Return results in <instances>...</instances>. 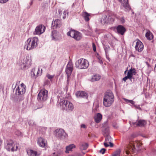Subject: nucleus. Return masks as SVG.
I'll return each instance as SVG.
<instances>
[{"mask_svg": "<svg viewBox=\"0 0 156 156\" xmlns=\"http://www.w3.org/2000/svg\"><path fill=\"white\" fill-rule=\"evenodd\" d=\"M81 128H83L84 129H85L86 128V125L84 124H82L81 125Z\"/></svg>", "mask_w": 156, "mask_h": 156, "instance_id": "de8ad7c7", "label": "nucleus"}, {"mask_svg": "<svg viewBox=\"0 0 156 156\" xmlns=\"http://www.w3.org/2000/svg\"><path fill=\"white\" fill-rule=\"evenodd\" d=\"M112 126L115 129H117L118 128V126L117 124L116 123L114 122L112 124Z\"/></svg>", "mask_w": 156, "mask_h": 156, "instance_id": "a19ab883", "label": "nucleus"}, {"mask_svg": "<svg viewBox=\"0 0 156 156\" xmlns=\"http://www.w3.org/2000/svg\"><path fill=\"white\" fill-rule=\"evenodd\" d=\"M93 50L94 51H96V48L95 47V45L93 44Z\"/></svg>", "mask_w": 156, "mask_h": 156, "instance_id": "09e8293b", "label": "nucleus"}, {"mask_svg": "<svg viewBox=\"0 0 156 156\" xmlns=\"http://www.w3.org/2000/svg\"><path fill=\"white\" fill-rule=\"evenodd\" d=\"M131 55L132 57H135V56H134V55L133 54H131Z\"/></svg>", "mask_w": 156, "mask_h": 156, "instance_id": "5fc2aeb1", "label": "nucleus"}, {"mask_svg": "<svg viewBox=\"0 0 156 156\" xmlns=\"http://www.w3.org/2000/svg\"><path fill=\"white\" fill-rule=\"evenodd\" d=\"M57 35V32L56 30H54L52 32L51 36L53 40H55Z\"/></svg>", "mask_w": 156, "mask_h": 156, "instance_id": "7c9ffc66", "label": "nucleus"}, {"mask_svg": "<svg viewBox=\"0 0 156 156\" xmlns=\"http://www.w3.org/2000/svg\"><path fill=\"white\" fill-rule=\"evenodd\" d=\"M101 78V76L99 75L96 74L92 76L90 80L91 82H94L99 80Z\"/></svg>", "mask_w": 156, "mask_h": 156, "instance_id": "bb28decb", "label": "nucleus"}, {"mask_svg": "<svg viewBox=\"0 0 156 156\" xmlns=\"http://www.w3.org/2000/svg\"><path fill=\"white\" fill-rule=\"evenodd\" d=\"M77 97L87 98H88V94L85 91H77L76 93Z\"/></svg>", "mask_w": 156, "mask_h": 156, "instance_id": "aec40b11", "label": "nucleus"}, {"mask_svg": "<svg viewBox=\"0 0 156 156\" xmlns=\"http://www.w3.org/2000/svg\"><path fill=\"white\" fill-rule=\"evenodd\" d=\"M106 151V149L105 148H102L99 151V153H101L102 154H103L105 151Z\"/></svg>", "mask_w": 156, "mask_h": 156, "instance_id": "58836bf2", "label": "nucleus"}, {"mask_svg": "<svg viewBox=\"0 0 156 156\" xmlns=\"http://www.w3.org/2000/svg\"><path fill=\"white\" fill-rule=\"evenodd\" d=\"M31 59L28 56H26L20 63V66L22 69H25L31 65Z\"/></svg>", "mask_w": 156, "mask_h": 156, "instance_id": "f8f14e48", "label": "nucleus"}, {"mask_svg": "<svg viewBox=\"0 0 156 156\" xmlns=\"http://www.w3.org/2000/svg\"><path fill=\"white\" fill-rule=\"evenodd\" d=\"M73 69V63L72 62H69L66 67V72L67 75V84L68 85L70 80V76Z\"/></svg>", "mask_w": 156, "mask_h": 156, "instance_id": "6e6552de", "label": "nucleus"}, {"mask_svg": "<svg viewBox=\"0 0 156 156\" xmlns=\"http://www.w3.org/2000/svg\"><path fill=\"white\" fill-rule=\"evenodd\" d=\"M116 29L118 34L123 35L126 31V29L124 27L121 25H119L116 28Z\"/></svg>", "mask_w": 156, "mask_h": 156, "instance_id": "6ab92c4d", "label": "nucleus"}, {"mask_svg": "<svg viewBox=\"0 0 156 156\" xmlns=\"http://www.w3.org/2000/svg\"><path fill=\"white\" fill-rule=\"evenodd\" d=\"M112 138L109 135H108L105 138V141L104 143V145L105 147H107L109 146V145L108 144H110V146L111 147H112L113 146V144L111 142Z\"/></svg>", "mask_w": 156, "mask_h": 156, "instance_id": "f3484780", "label": "nucleus"}, {"mask_svg": "<svg viewBox=\"0 0 156 156\" xmlns=\"http://www.w3.org/2000/svg\"><path fill=\"white\" fill-rule=\"evenodd\" d=\"M20 87H24L25 89L26 87V86H25V85H24L23 83L21 84V86Z\"/></svg>", "mask_w": 156, "mask_h": 156, "instance_id": "8fccbe9b", "label": "nucleus"}, {"mask_svg": "<svg viewBox=\"0 0 156 156\" xmlns=\"http://www.w3.org/2000/svg\"><path fill=\"white\" fill-rule=\"evenodd\" d=\"M34 75H35V73H34Z\"/></svg>", "mask_w": 156, "mask_h": 156, "instance_id": "0e129e2a", "label": "nucleus"}, {"mask_svg": "<svg viewBox=\"0 0 156 156\" xmlns=\"http://www.w3.org/2000/svg\"><path fill=\"white\" fill-rule=\"evenodd\" d=\"M5 147L8 151L12 152L17 151L18 148V146L15 144L14 142L12 140L7 142L6 145H5Z\"/></svg>", "mask_w": 156, "mask_h": 156, "instance_id": "0eeeda50", "label": "nucleus"}, {"mask_svg": "<svg viewBox=\"0 0 156 156\" xmlns=\"http://www.w3.org/2000/svg\"><path fill=\"white\" fill-rule=\"evenodd\" d=\"M54 75H51L49 74H47L46 75V76L51 81H52V79L54 77Z\"/></svg>", "mask_w": 156, "mask_h": 156, "instance_id": "72a5a7b5", "label": "nucleus"}, {"mask_svg": "<svg viewBox=\"0 0 156 156\" xmlns=\"http://www.w3.org/2000/svg\"><path fill=\"white\" fill-rule=\"evenodd\" d=\"M113 16V13L110 14H104L102 16L101 20V22L102 24L108 23L110 22H113L114 19L112 18Z\"/></svg>", "mask_w": 156, "mask_h": 156, "instance_id": "1a4fd4ad", "label": "nucleus"}, {"mask_svg": "<svg viewBox=\"0 0 156 156\" xmlns=\"http://www.w3.org/2000/svg\"><path fill=\"white\" fill-rule=\"evenodd\" d=\"M145 37L147 39L149 40H152L153 37V35L149 30H147L145 34Z\"/></svg>", "mask_w": 156, "mask_h": 156, "instance_id": "393cba45", "label": "nucleus"}, {"mask_svg": "<svg viewBox=\"0 0 156 156\" xmlns=\"http://www.w3.org/2000/svg\"><path fill=\"white\" fill-rule=\"evenodd\" d=\"M128 73H136L135 69L134 68L132 69V68H131L128 70Z\"/></svg>", "mask_w": 156, "mask_h": 156, "instance_id": "4c0bfd02", "label": "nucleus"}, {"mask_svg": "<svg viewBox=\"0 0 156 156\" xmlns=\"http://www.w3.org/2000/svg\"><path fill=\"white\" fill-rule=\"evenodd\" d=\"M59 104L61 108L67 112L72 111L74 108L73 104L68 100H63L60 102Z\"/></svg>", "mask_w": 156, "mask_h": 156, "instance_id": "20e7f679", "label": "nucleus"}, {"mask_svg": "<svg viewBox=\"0 0 156 156\" xmlns=\"http://www.w3.org/2000/svg\"><path fill=\"white\" fill-rule=\"evenodd\" d=\"M104 49L105 51V52L107 53L108 51V48H110V47L108 45H106L104 47Z\"/></svg>", "mask_w": 156, "mask_h": 156, "instance_id": "79ce46f5", "label": "nucleus"}, {"mask_svg": "<svg viewBox=\"0 0 156 156\" xmlns=\"http://www.w3.org/2000/svg\"><path fill=\"white\" fill-rule=\"evenodd\" d=\"M113 16L115 17L117 19L119 20L121 23H124L125 22V20L124 18V17H120L119 16H117V15L114 13H113Z\"/></svg>", "mask_w": 156, "mask_h": 156, "instance_id": "c756f323", "label": "nucleus"}, {"mask_svg": "<svg viewBox=\"0 0 156 156\" xmlns=\"http://www.w3.org/2000/svg\"><path fill=\"white\" fill-rule=\"evenodd\" d=\"M9 0H0V3H5Z\"/></svg>", "mask_w": 156, "mask_h": 156, "instance_id": "a18cd8bd", "label": "nucleus"}, {"mask_svg": "<svg viewBox=\"0 0 156 156\" xmlns=\"http://www.w3.org/2000/svg\"><path fill=\"white\" fill-rule=\"evenodd\" d=\"M62 24L61 20L56 19L52 22L51 27L53 29L59 28L62 26Z\"/></svg>", "mask_w": 156, "mask_h": 156, "instance_id": "2eb2a0df", "label": "nucleus"}, {"mask_svg": "<svg viewBox=\"0 0 156 156\" xmlns=\"http://www.w3.org/2000/svg\"><path fill=\"white\" fill-rule=\"evenodd\" d=\"M98 60L99 63L101 64H103V62L102 58H101L100 56H98Z\"/></svg>", "mask_w": 156, "mask_h": 156, "instance_id": "e433bc0d", "label": "nucleus"}, {"mask_svg": "<svg viewBox=\"0 0 156 156\" xmlns=\"http://www.w3.org/2000/svg\"><path fill=\"white\" fill-rule=\"evenodd\" d=\"M58 12L59 14V15H60L62 14V11L61 9H58Z\"/></svg>", "mask_w": 156, "mask_h": 156, "instance_id": "3c124183", "label": "nucleus"}, {"mask_svg": "<svg viewBox=\"0 0 156 156\" xmlns=\"http://www.w3.org/2000/svg\"><path fill=\"white\" fill-rule=\"evenodd\" d=\"M67 12L66 11H64L63 13V14L64 16L63 17V19H65L66 18V15L67 14Z\"/></svg>", "mask_w": 156, "mask_h": 156, "instance_id": "49530a36", "label": "nucleus"}, {"mask_svg": "<svg viewBox=\"0 0 156 156\" xmlns=\"http://www.w3.org/2000/svg\"><path fill=\"white\" fill-rule=\"evenodd\" d=\"M28 123L30 126H33L35 125L34 122H33L32 120H30L29 121Z\"/></svg>", "mask_w": 156, "mask_h": 156, "instance_id": "ea45409f", "label": "nucleus"}, {"mask_svg": "<svg viewBox=\"0 0 156 156\" xmlns=\"http://www.w3.org/2000/svg\"><path fill=\"white\" fill-rule=\"evenodd\" d=\"M54 134L57 137L60 139H63L67 136L64 130L62 129H56L54 132Z\"/></svg>", "mask_w": 156, "mask_h": 156, "instance_id": "9d476101", "label": "nucleus"}, {"mask_svg": "<svg viewBox=\"0 0 156 156\" xmlns=\"http://www.w3.org/2000/svg\"><path fill=\"white\" fill-rule=\"evenodd\" d=\"M75 146L73 144H71L66 147V150L65 152L66 153H69V151H72V149L75 148Z\"/></svg>", "mask_w": 156, "mask_h": 156, "instance_id": "a878e982", "label": "nucleus"}, {"mask_svg": "<svg viewBox=\"0 0 156 156\" xmlns=\"http://www.w3.org/2000/svg\"><path fill=\"white\" fill-rule=\"evenodd\" d=\"M129 77V76L127 75L125 77L123 78V80L125 82H126V80L128 79L130 80V78Z\"/></svg>", "mask_w": 156, "mask_h": 156, "instance_id": "c03bdc74", "label": "nucleus"}, {"mask_svg": "<svg viewBox=\"0 0 156 156\" xmlns=\"http://www.w3.org/2000/svg\"><path fill=\"white\" fill-rule=\"evenodd\" d=\"M37 143L40 147H44L46 145V142L45 140L41 137L38 138Z\"/></svg>", "mask_w": 156, "mask_h": 156, "instance_id": "4be33fe9", "label": "nucleus"}, {"mask_svg": "<svg viewBox=\"0 0 156 156\" xmlns=\"http://www.w3.org/2000/svg\"><path fill=\"white\" fill-rule=\"evenodd\" d=\"M136 45L135 47V49L138 52H141L144 49V45L139 40H136Z\"/></svg>", "mask_w": 156, "mask_h": 156, "instance_id": "dca6fc26", "label": "nucleus"}, {"mask_svg": "<svg viewBox=\"0 0 156 156\" xmlns=\"http://www.w3.org/2000/svg\"><path fill=\"white\" fill-rule=\"evenodd\" d=\"M114 100V96L113 93L111 90L106 92L104 96L103 104L106 107L110 106L113 103Z\"/></svg>", "mask_w": 156, "mask_h": 156, "instance_id": "f257e3e1", "label": "nucleus"}, {"mask_svg": "<svg viewBox=\"0 0 156 156\" xmlns=\"http://www.w3.org/2000/svg\"><path fill=\"white\" fill-rule=\"evenodd\" d=\"M50 81L48 80H46L44 83V85H49L50 84Z\"/></svg>", "mask_w": 156, "mask_h": 156, "instance_id": "37998d69", "label": "nucleus"}, {"mask_svg": "<svg viewBox=\"0 0 156 156\" xmlns=\"http://www.w3.org/2000/svg\"><path fill=\"white\" fill-rule=\"evenodd\" d=\"M75 66L79 69H86L87 68L89 65L88 61L83 58L79 59L75 62Z\"/></svg>", "mask_w": 156, "mask_h": 156, "instance_id": "39448f33", "label": "nucleus"}, {"mask_svg": "<svg viewBox=\"0 0 156 156\" xmlns=\"http://www.w3.org/2000/svg\"><path fill=\"white\" fill-rule=\"evenodd\" d=\"M23 99V98H22L21 99V100H22Z\"/></svg>", "mask_w": 156, "mask_h": 156, "instance_id": "680f3d73", "label": "nucleus"}, {"mask_svg": "<svg viewBox=\"0 0 156 156\" xmlns=\"http://www.w3.org/2000/svg\"><path fill=\"white\" fill-rule=\"evenodd\" d=\"M75 156H82L80 154H77Z\"/></svg>", "mask_w": 156, "mask_h": 156, "instance_id": "864d4df0", "label": "nucleus"}, {"mask_svg": "<svg viewBox=\"0 0 156 156\" xmlns=\"http://www.w3.org/2000/svg\"><path fill=\"white\" fill-rule=\"evenodd\" d=\"M45 30V27L44 25H39L36 27L35 32L36 34L40 35L44 32Z\"/></svg>", "mask_w": 156, "mask_h": 156, "instance_id": "ddd939ff", "label": "nucleus"}, {"mask_svg": "<svg viewBox=\"0 0 156 156\" xmlns=\"http://www.w3.org/2000/svg\"><path fill=\"white\" fill-rule=\"evenodd\" d=\"M123 99L127 102L130 103L132 105L134 104V102L132 100H129L126 98H124Z\"/></svg>", "mask_w": 156, "mask_h": 156, "instance_id": "c9c22d12", "label": "nucleus"}, {"mask_svg": "<svg viewBox=\"0 0 156 156\" xmlns=\"http://www.w3.org/2000/svg\"><path fill=\"white\" fill-rule=\"evenodd\" d=\"M39 71V69H38V71H37V75H36L37 76H38L39 75V73H38V71Z\"/></svg>", "mask_w": 156, "mask_h": 156, "instance_id": "603ef678", "label": "nucleus"}, {"mask_svg": "<svg viewBox=\"0 0 156 156\" xmlns=\"http://www.w3.org/2000/svg\"><path fill=\"white\" fill-rule=\"evenodd\" d=\"M131 138H129V143L126 147L125 149L126 152L127 154L133 153L136 152V150L135 145H136L138 147H140L141 146V144L139 141H133L131 140Z\"/></svg>", "mask_w": 156, "mask_h": 156, "instance_id": "f03ea898", "label": "nucleus"}, {"mask_svg": "<svg viewBox=\"0 0 156 156\" xmlns=\"http://www.w3.org/2000/svg\"><path fill=\"white\" fill-rule=\"evenodd\" d=\"M27 152L29 156H39L37 151L32 150H27Z\"/></svg>", "mask_w": 156, "mask_h": 156, "instance_id": "5701e85b", "label": "nucleus"}, {"mask_svg": "<svg viewBox=\"0 0 156 156\" xmlns=\"http://www.w3.org/2000/svg\"><path fill=\"white\" fill-rule=\"evenodd\" d=\"M32 3H33V1H31L30 3V5H32Z\"/></svg>", "mask_w": 156, "mask_h": 156, "instance_id": "4d7b16f0", "label": "nucleus"}, {"mask_svg": "<svg viewBox=\"0 0 156 156\" xmlns=\"http://www.w3.org/2000/svg\"><path fill=\"white\" fill-rule=\"evenodd\" d=\"M154 70H155L156 69V64L155 66L154 67Z\"/></svg>", "mask_w": 156, "mask_h": 156, "instance_id": "bf43d9fd", "label": "nucleus"}, {"mask_svg": "<svg viewBox=\"0 0 156 156\" xmlns=\"http://www.w3.org/2000/svg\"><path fill=\"white\" fill-rule=\"evenodd\" d=\"M90 15L87 12H85L83 13V16L84 18V20L86 22H88L90 20L89 17Z\"/></svg>", "mask_w": 156, "mask_h": 156, "instance_id": "cd10ccee", "label": "nucleus"}, {"mask_svg": "<svg viewBox=\"0 0 156 156\" xmlns=\"http://www.w3.org/2000/svg\"><path fill=\"white\" fill-rule=\"evenodd\" d=\"M38 42V38L36 37L29 38L25 42L24 48L27 50H30L35 48Z\"/></svg>", "mask_w": 156, "mask_h": 156, "instance_id": "7ed1b4c3", "label": "nucleus"}, {"mask_svg": "<svg viewBox=\"0 0 156 156\" xmlns=\"http://www.w3.org/2000/svg\"><path fill=\"white\" fill-rule=\"evenodd\" d=\"M94 119L95 122L97 123H98L102 119V115L101 114L98 113L94 116Z\"/></svg>", "mask_w": 156, "mask_h": 156, "instance_id": "b1692460", "label": "nucleus"}, {"mask_svg": "<svg viewBox=\"0 0 156 156\" xmlns=\"http://www.w3.org/2000/svg\"><path fill=\"white\" fill-rule=\"evenodd\" d=\"M147 124V121L144 120L140 119L138 120L137 122H132V124L135 127H143Z\"/></svg>", "mask_w": 156, "mask_h": 156, "instance_id": "4468645a", "label": "nucleus"}, {"mask_svg": "<svg viewBox=\"0 0 156 156\" xmlns=\"http://www.w3.org/2000/svg\"><path fill=\"white\" fill-rule=\"evenodd\" d=\"M62 153V151H58L57 152H53L51 156H58L59 155L61 154Z\"/></svg>", "mask_w": 156, "mask_h": 156, "instance_id": "473e14b6", "label": "nucleus"}, {"mask_svg": "<svg viewBox=\"0 0 156 156\" xmlns=\"http://www.w3.org/2000/svg\"><path fill=\"white\" fill-rule=\"evenodd\" d=\"M88 145L87 143H82L80 144V148L81 150H86L88 147Z\"/></svg>", "mask_w": 156, "mask_h": 156, "instance_id": "c85d7f7f", "label": "nucleus"}, {"mask_svg": "<svg viewBox=\"0 0 156 156\" xmlns=\"http://www.w3.org/2000/svg\"><path fill=\"white\" fill-rule=\"evenodd\" d=\"M154 114H156V108H155V110Z\"/></svg>", "mask_w": 156, "mask_h": 156, "instance_id": "13d9d810", "label": "nucleus"}, {"mask_svg": "<svg viewBox=\"0 0 156 156\" xmlns=\"http://www.w3.org/2000/svg\"><path fill=\"white\" fill-rule=\"evenodd\" d=\"M131 137H133V138H134V136H133V135H132L131 136Z\"/></svg>", "mask_w": 156, "mask_h": 156, "instance_id": "052dcab7", "label": "nucleus"}, {"mask_svg": "<svg viewBox=\"0 0 156 156\" xmlns=\"http://www.w3.org/2000/svg\"><path fill=\"white\" fill-rule=\"evenodd\" d=\"M127 71V70H126L125 71V73H126V71Z\"/></svg>", "mask_w": 156, "mask_h": 156, "instance_id": "e2e57ef3", "label": "nucleus"}, {"mask_svg": "<svg viewBox=\"0 0 156 156\" xmlns=\"http://www.w3.org/2000/svg\"><path fill=\"white\" fill-rule=\"evenodd\" d=\"M122 6L125 11H129L131 10V8L129 3L128 0L123 2L122 4Z\"/></svg>", "mask_w": 156, "mask_h": 156, "instance_id": "412c9836", "label": "nucleus"}, {"mask_svg": "<svg viewBox=\"0 0 156 156\" xmlns=\"http://www.w3.org/2000/svg\"><path fill=\"white\" fill-rule=\"evenodd\" d=\"M128 73L127 75L130 78V80L132 81V79H134V78L133 77V73Z\"/></svg>", "mask_w": 156, "mask_h": 156, "instance_id": "f704fd0d", "label": "nucleus"}, {"mask_svg": "<svg viewBox=\"0 0 156 156\" xmlns=\"http://www.w3.org/2000/svg\"><path fill=\"white\" fill-rule=\"evenodd\" d=\"M48 91L45 89L41 90L38 94L37 99L39 101H45L48 98Z\"/></svg>", "mask_w": 156, "mask_h": 156, "instance_id": "9b49d317", "label": "nucleus"}, {"mask_svg": "<svg viewBox=\"0 0 156 156\" xmlns=\"http://www.w3.org/2000/svg\"><path fill=\"white\" fill-rule=\"evenodd\" d=\"M121 151L119 149L118 150L114 152L112 156H120Z\"/></svg>", "mask_w": 156, "mask_h": 156, "instance_id": "2f4dec72", "label": "nucleus"}, {"mask_svg": "<svg viewBox=\"0 0 156 156\" xmlns=\"http://www.w3.org/2000/svg\"><path fill=\"white\" fill-rule=\"evenodd\" d=\"M67 35L74 38L76 41L80 40L82 37V35L81 33L72 29L67 33Z\"/></svg>", "mask_w": 156, "mask_h": 156, "instance_id": "423d86ee", "label": "nucleus"}, {"mask_svg": "<svg viewBox=\"0 0 156 156\" xmlns=\"http://www.w3.org/2000/svg\"><path fill=\"white\" fill-rule=\"evenodd\" d=\"M16 95H23L26 91V89L22 87L17 86L16 88Z\"/></svg>", "mask_w": 156, "mask_h": 156, "instance_id": "a211bd4d", "label": "nucleus"}, {"mask_svg": "<svg viewBox=\"0 0 156 156\" xmlns=\"http://www.w3.org/2000/svg\"><path fill=\"white\" fill-rule=\"evenodd\" d=\"M106 129V130H107V132H108V130H109L108 128H107Z\"/></svg>", "mask_w": 156, "mask_h": 156, "instance_id": "6e6d98bb", "label": "nucleus"}]
</instances>
